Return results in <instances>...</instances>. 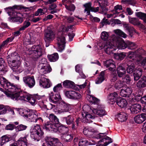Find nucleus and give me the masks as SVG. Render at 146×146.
Listing matches in <instances>:
<instances>
[{
	"label": "nucleus",
	"instance_id": "1",
	"mask_svg": "<svg viewBox=\"0 0 146 146\" xmlns=\"http://www.w3.org/2000/svg\"><path fill=\"white\" fill-rule=\"evenodd\" d=\"M3 79L4 82V85L6 86L8 88L7 90L8 92H6V95L9 98H11L13 100H20L29 102L31 96L27 94L21 96L20 88H18L17 85H15L13 83H12L9 82L5 78L3 77Z\"/></svg>",
	"mask_w": 146,
	"mask_h": 146
},
{
	"label": "nucleus",
	"instance_id": "2",
	"mask_svg": "<svg viewBox=\"0 0 146 146\" xmlns=\"http://www.w3.org/2000/svg\"><path fill=\"white\" fill-rule=\"evenodd\" d=\"M27 8V7H22L21 6L17 5L14 6L12 7H9L5 8V11L10 16L8 18L9 20L11 22L16 23L18 24L21 23L23 21V18L18 17L17 13L15 12L13 10L17 9L21 10L22 9H25Z\"/></svg>",
	"mask_w": 146,
	"mask_h": 146
},
{
	"label": "nucleus",
	"instance_id": "3",
	"mask_svg": "<svg viewBox=\"0 0 146 146\" xmlns=\"http://www.w3.org/2000/svg\"><path fill=\"white\" fill-rule=\"evenodd\" d=\"M92 111L93 113H90L87 112L85 113V117L86 122L88 123H92V120L94 119L96 117L94 115L95 114L100 117H102L107 114V113L104 109V106L102 105H98L97 108L96 109L94 108Z\"/></svg>",
	"mask_w": 146,
	"mask_h": 146
},
{
	"label": "nucleus",
	"instance_id": "4",
	"mask_svg": "<svg viewBox=\"0 0 146 146\" xmlns=\"http://www.w3.org/2000/svg\"><path fill=\"white\" fill-rule=\"evenodd\" d=\"M109 36L107 32L103 31L102 33L101 36L102 39L104 41V49L105 52L107 54H110L113 53V51L116 49L113 42L114 39H112L111 40H108Z\"/></svg>",
	"mask_w": 146,
	"mask_h": 146
},
{
	"label": "nucleus",
	"instance_id": "5",
	"mask_svg": "<svg viewBox=\"0 0 146 146\" xmlns=\"http://www.w3.org/2000/svg\"><path fill=\"white\" fill-rule=\"evenodd\" d=\"M31 137L35 141H39L40 139L43 141L45 137L43 129H42L39 125L35 126L33 131L31 132Z\"/></svg>",
	"mask_w": 146,
	"mask_h": 146
},
{
	"label": "nucleus",
	"instance_id": "6",
	"mask_svg": "<svg viewBox=\"0 0 146 146\" xmlns=\"http://www.w3.org/2000/svg\"><path fill=\"white\" fill-rule=\"evenodd\" d=\"M42 52L43 49L40 45H34L30 50L29 54L30 57L35 61L42 56Z\"/></svg>",
	"mask_w": 146,
	"mask_h": 146
},
{
	"label": "nucleus",
	"instance_id": "7",
	"mask_svg": "<svg viewBox=\"0 0 146 146\" xmlns=\"http://www.w3.org/2000/svg\"><path fill=\"white\" fill-rule=\"evenodd\" d=\"M107 134L106 133H100L96 135V137L97 139L102 138L98 142V146H107L113 142L112 139L106 136Z\"/></svg>",
	"mask_w": 146,
	"mask_h": 146
},
{
	"label": "nucleus",
	"instance_id": "8",
	"mask_svg": "<svg viewBox=\"0 0 146 146\" xmlns=\"http://www.w3.org/2000/svg\"><path fill=\"white\" fill-rule=\"evenodd\" d=\"M44 141L47 146H61L62 144L57 138L50 135H46L43 139L42 141Z\"/></svg>",
	"mask_w": 146,
	"mask_h": 146
},
{
	"label": "nucleus",
	"instance_id": "9",
	"mask_svg": "<svg viewBox=\"0 0 146 146\" xmlns=\"http://www.w3.org/2000/svg\"><path fill=\"white\" fill-rule=\"evenodd\" d=\"M54 34L51 29H47L45 31L44 39L46 44V47H48L49 45L50 42L54 39Z\"/></svg>",
	"mask_w": 146,
	"mask_h": 146
},
{
	"label": "nucleus",
	"instance_id": "10",
	"mask_svg": "<svg viewBox=\"0 0 146 146\" xmlns=\"http://www.w3.org/2000/svg\"><path fill=\"white\" fill-rule=\"evenodd\" d=\"M65 95L67 98L72 100H79L81 97L80 93L73 90L66 91Z\"/></svg>",
	"mask_w": 146,
	"mask_h": 146
},
{
	"label": "nucleus",
	"instance_id": "11",
	"mask_svg": "<svg viewBox=\"0 0 146 146\" xmlns=\"http://www.w3.org/2000/svg\"><path fill=\"white\" fill-rule=\"evenodd\" d=\"M9 66L11 68L13 72L18 74L22 71V69L21 70L20 66L21 62L20 61L16 60L14 61H12L7 62Z\"/></svg>",
	"mask_w": 146,
	"mask_h": 146
},
{
	"label": "nucleus",
	"instance_id": "12",
	"mask_svg": "<svg viewBox=\"0 0 146 146\" xmlns=\"http://www.w3.org/2000/svg\"><path fill=\"white\" fill-rule=\"evenodd\" d=\"M23 81L25 85L30 88H32L35 84V79L33 76H24L23 78Z\"/></svg>",
	"mask_w": 146,
	"mask_h": 146
},
{
	"label": "nucleus",
	"instance_id": "13",
	"mask_svg": "<svg viewBox=\"0 0 146 146\" xmlns=\"http://www.w3.org/2000/svg\"><path fill=\"white\" fill-rule=\"evenodd\" d=\"M59 107L60 110H58V112L60 114H62L65 112H69L71 109V107L70 104L64 101L60 102Z\"/></svg>",
	"mask_w": 146,
	"mask_h": 146
},
{
	"label": "nucleus",
	"instance_id": "14",
	"mask_svg": "<svg viewBox=\"0 0 146 146\" xmlns=\"http://www.w3.org/2000/svg\"><path fill=\"white\" fill-rule=\"evenodd\" d=\"M63 120L66 122L67 124L70 126L72 129H75L74 116L72 115H68L66 117H63Z\"/></svg>",
	"mask_w": 146,
	"mask_h": 146
},
{
	"label": "nucleus",
	"instance_id": "15",
	"mask_svg": "<svg viewBox=\"0 0 146 146\" xmlns=\"http://www.w3.org/2000/svg\"><path fill=\"white\" fill-rule=\"evenodd\" d=\"M120 96L118 93L116 92L110 93L108 95V98L109 100V103L112 105L117 102Z\"/></svg>",
	"mask_w": 146,
	"mask_h": 146
},
{
	"label": "nucleus",
	"instance_id": "16",
	"mask_svg": "<svg viewBox=\"0 0 146 146\" xmlns=\"http://www.w3.org/2000/svg\"><path fill=\"white\" fill-rule=\"evenodd\" d=\"M114 44L119 49H125L126 48V41L125 42L123 38L120 37L116 38L113 40Z\"/></svg>",
	"mask_w": 146,
	"mask_h": 146
},
{
	"label": "nucleus",
	"instance_id": "17",
	"mask_svg": "<svg viewBox=\"0 0 146 146\" xmlns=\"http://www.w3.org/2000/svg\"><path fill=\"white\" fill-rule=\"evenodd\" d=\"M60 98L61 97L59 92L56 93L52 92L49 94V100L54 104H56Z\"/></svg>",
	"mask_w": 146,
	"mask_h": 146
},
{
	"label": "nucleus",
	"instance_id": "18",
	"mask_svg": "<svg viewBox=\"0 0 146 146\" xmlns=\"http://www.w3.org/2000/svg\"><path fill=\"white\" fill-rule=\"evenodd\" d=\"M62 85L65 88H71L76 90H79L78 88L75 85L74 82L70 80H66L62 82Z\"/></svg>",
	"mask_w": 146,
	"mask_h": 146
},
{
	"label": "nucleus",
	"instance_id": "19",
	"mask_svg": "<svg viewBox=\"0 0 146 146\" xmlns=\"http://www.w3.org/2000/svg\"><path fill=\"white\" fill-rule=\"evenodd\" d=\"M16 135L15 134L13 135H6L2 136L1 138V145H3L4 143L9 141L15 140Z\"/></svg>",
	"mask_w": 146,
	"mask_h": 146
},
{
	"label": "nucleus",
	"instance_id": "20",
	"mask_svg": "<svg viewBox=\"0 0 146 146\" xmlns=\"http://www.w3.org/2000/svg\"><path fill=\"white\" fill-rule=\"evenodd\" d=\"M65 40V37L64 36H61L57 38L58 48L61 51L65 48L66 43Z\"/></svg>",
	"mask_w": 146,
	"mask_h": 146
},
{
	"label": "nucleus",
	"instance_id": "21",
	"mask_svg": "<svg viewBox=\"0 0 146 146\" xmlns=\"http://www.w3.org/2000/svg\"><path fill=\"white\" fill-rule=\"evenodd\" d=\"M39 84L43 87L46 88H50L52 85V84L49 80L44 77H42L40 79Z\"/></svg>",
	"mask_w": 146,
	"mask_h": 146
},
{
	"label": "nucleus",
	"instance_id": "22",
	"mask_svg": "<svg viewBox=\"0 0 146 146\" xmlns=\"http://www.w3.org/2000/svg\"><path fill=\"white\" fill-rule=\"evenodd\" d=\"M56 127L54 124H53L52 122L47 121L44 123L43 125V128L44 129H46L47 131L55 132V129Z\"/></svg>",
	"mask_w": 146,
	"mask_h": 146
},
{
	"label": "nucleus",
	"instance_id": "23",
	"mask_svg": "<svg viewBox=\"0 0 146 146\" xmlns=\"http://www.w3.org/2000/svg\"><path fill=\"white\" fill-rule=\"evenodd\" d=\"M142 69L139 68H137L133 73L135 81H137L141 78L142 74Z\"/></svg>",
	"mask_w": 146,
	"mask_h": 146
},
{
	"label": "nucleus",
	"instance_id": "24",
	"mask_svg": "<svg viewBox=\"0 0 146 146\" xmlns=\"http://www.w3.org/2000/svg\"><path fill=\"white\" fill-rule=\"evenodd\" d=\"M7 62H10L12 61L18 60L20 61V58L19 55L18 53L16 52H14L12 53L11 54L9 55L6 58Z\"/></svg>",
	"mask_w": 146,
	"mask_h": 146
},
{
	"label": "nucleus",
	"instance_id": "25",
	"mask_svg": "<svg viewBox=\"0 0 146 146\" xmlns=\"http://www.w3.org/2000/svg\"><path fill=\"white\" fill-rule=\"evenodd\" d=\"M118 77L122 78L126 73V70L123 65H119L116 69Z\"/></svg>",
	"mask_w": 146,
	"mask_h": 146
},
{
	"label": "nucleus",
	"instance_id": "26",
	"mask_svg": "<svg viewBox=\"0 0 146 146\" xmlns=\"http://www.w3.org/2000/svg\"><path fill=\"white\" fill-rule=\"evenodd\" d=\"M55 130V132L58 131L59 133L63 135L67 133L68 131V128L61 124H60V125L58 126Z\"/></svg>",
	"mask_w": 146,
	"mask_h": 146
},
{
	"label": "nucleus",
	"instance_id": "27",
	"mask_svg": "<svg viewBox=\"0 0 146 146\" xmlns=\"http://www.w3.org/2000/svg\"><path fill=\"white\" fill-rule=\"evenodd\" d=\"M104 64L107 68H109L108 70L111 71L115 70V66L111 60H108L103 62Z\"/></svg>",
	"mask_w": 146,
	"mask_h": 146
},
{
	"label": "nucleus",
	"instance_id": "28",
	"mask_svg": "<svg viewBox=\"0 0 146 146\" xmlns=\"http://www.w3.org/2000/svg\"><path fill=\"white\" fill-rule=\"evenodd\" d=\"M49 119L50 121L52 122L53 124L55 125L56 127L60 125L61 123L59 121L57 117L53 114H51L49 117Z\"/></svg>",
	"mask_w": 146,
	"mask_h": 146
},
{
	"label": "nucleus",
	"instance_id": "29",
	"mask_svg": "<svg viewBox=\"0 0 146 146\" xmlns=\"http://www.w3.org/2000/svg\"><path fill=\"white\" fill-rule=\"evenodd\" d=\"M137 86L139 88L146 87V76H142L137 83Z\"/></svg>",
	"mask_w": 146,
	"mask_h": 146
},
{
	"label": "nucleus",
	"instance_id": "30",
	"mask_svg": "<svg viewBox=\"0 0 146 146\" xmlns=\"http://www.w3.org/2000/svg\"><path fill=\"white\" fill-rule=\"evenodd\" d=\"M132 92L131 88L129 87H128L125 90H121L120 94L122 96L128 98L129 97Z\"/></svg>",
	"mask_w": 146,
	"mask_h": 146
},
{
	"label": "nucleus",
	"instance_id": "31",
	"mask_svg": "<svg viewBox=\"0 0 146 146\" xmlns=\"http://www.w3.org/2000/svg\"><path fill=\"white\" fill-rule=\"evenodd\" d=\"M7 66L5 60L2 58H0V72L4 73L7 71Z\"/></svg>",
	"mask_w": 146,
	"mask_h": 146
},
{
	"label": "nucleus",
	"instance_id": "32",
	"mask_svg": "<svg viewBox=\"0 0 146 146\" xmlns=\"http://www.w3.org/2000/svg\"><path fill=\"white\" fill-rule=\"evenodd\" d=\"M141 109V105L136 104L132 105L130 108V110L133 114H137L139 113Z\"/></svg>",
	"mask_w": 146,
	"mask_h": 146
},
{
	"label": "nucleus",
	"instance_id": "33",
	"mask_svg": "<svg viewBox=\"0 0 146 146\" xmlns=\"http://www.w3.org/2000/svg\"><path fill=\"white\" fill-rule=\"evenodd\" d=\"M19 124L18 121H16L13 123L11 122L8 124L6 125L5 127V129L6 130L12 131L14 129H16V125Z\"/></svg>",
	"mask_w": 146,
	"mask_h": 146
},
{
	"label": "nucleus",
	"instance_id": "34",
	"mask_svg": "<svg viewBox=\"0 0 146 146\" xmlns=\"http://www.w3.org/2000/svg\"><path fill=\"white\" fill-rule=\"evenodd\" d=\"M28 136L27 135H26L24 137H21L17 140L20 146H27L28 142L27 138Z\"/></svg>",
	"mask_w": 146,
	"mask_h": 146
},
{
	"label": "nucleus",
	"instance_id": "35",
	"mask_svg": "<svg viewBox=\"0 0 146 146\" xmlns=\"http://www.w3.org/2000/svg\"><path fill=\"white\" fill-rule=\"evenodd\" d=\"M123 27L126 30L128 31L129 33V35L131 37L133 36L134 33H136L135 30L133 27L131 26L128 24H125L123 25Z\"/></svg>",
	"mask_w": 146,
	"mask_h": 146
},
{
	"label": "nucleus",
	"instance_id": "36",
	"mask_svg": "<svg viewBox=\"0 0 146 146\" xmlns=\"http://www.w3.org/2000/svg\"><path fill=\"white\" fill-rule=\"evenodd\" d=\"M126 53L123 52H117L114 54L115 58L117 60L121 61L123 60L127 56Z\"/></svg>",
	"mask_w": 146,
	"mask_h": 146
},
{
	"label": "nucleus",
	"instance_id": "37",
	"mask_svg": "<svg viewBox=\"0 0 146 146\" xmlns=\"http://www.w3.org/2000/svg\"><path fill=\"white\" fill-rule=\"evenodd\" d=\"M118 121L122 122L126 121L127 119V115L126 113L124 112L119 113L117 115Z\"/></svg>",
	"mask_w": 146,
	"mask_h": 146
},
{
	"label": "nucleus",
	"instance_id": "38",
	"mask_svg": "<svg viewBox=\"0 0 146 146\" xmlns=\"http://www.w3.org/2000/svg\"><path fill=\"white\" fill-rule=\"evenodd\" d=\"M116 104L120 108H123L126 107L127 105V102L125 99L121 97L117 101Z\"/></svg>",
	"mask_w": 146,
	"mask_h": 146
},
{
	"label": "nucleus",
	"instance_id": "39",
	"mask_svg": "<svg viewBox=\"0 0 146 146\" xmlns=\"http://www.w3.org/2000/svg\"><path fill=\"white\" fill-rule=\"evenodd\" d=\"M107 70H104L102 71L99 75V77L98 78V80L96 81V83L98 84L102 83L105 79V73Z\"/></svg>",
	"mask_w": 146,
	"mask_h": 146
},
{
	"label": "nucleus",
	"instance_id": "40",
	"mask_svg": "<svg viewBox=\"0 0 146 146\" xmlns=\"http://www.w3.org/2000/svg\"><path fill=\"white\" fill-rule=\"evenodd\" d=\"M27 112L26 118L30 119L32 117V116L33 118L35 117L36 118L37 117L36 112L35 110L27 109Z\"/></svg>",
	"mask_w": 146,
	"mask_h": 146
},
{
	"label": "nucleus",
	"instance_id": "41",
	"mask_svg": "<svg viewBox=\"0 0 146 146\" xmlns=\"http://www.w3.org/2000/svg\"><path fill=\"white\" fill-rule=\"evenodd\" d=\"M135 65L133 63L127 64L126 70L127 73L130 74L133 73L135 69Z\"/></svg>",
	"mask_w": 146,
	"mask_h": 146
},
{
	"label": "nucleus",
	"instance_id": "42",
	"mask_svg": "<svg viewBox=\"0 0 146 146\" xmlns=\"http://www.w3.org/2000/svg\"><path fill=\"white\" fill-rule=\"evenodd\" d=\"M47 58L49 60L50 62H55L58 58L59 56L58 54L57 53H54L51 55H48Z\"/></svg>",
	"mask_w": 146,
	"mask_h": 146
},
{
	"label": "nucleus",
	"instance_id": "43",
	"mask_svg": "<svg viewBox=\"0 0 146 146\" xmlns=\"http://www.w3.org/2000/svg\"><path fill=\"white\" fill-rule=\"evenodd\" d=\"M135 15L138 17L143 20L144 22L146 23V14L139 12L135 13Z\"/></svg>",
	"mask_w": 146,
	"mask_h": 146
},
{
	"label": "nucleus",
	"instance_id": "44",
	"mask_svg": "<svg viewBox=\"0 0 146 146\" xmlns=\"http://www.w3.org/2000/svg\"><path fill=\"white\" fill-rule=\"evenodd\" d=\"M90 97V102L94 104H96L98 106V105H101L99 104L100 101L96 97H93L92 96L89 95L88 96V98Z\"/></svg>",
	"mask_w": 146,
	"mask_h": 146
},
{
	"label": "nucleus",
	"instance_id": "45",
	"mask_svg": "<svg viewBox=\"0 0 146 146\" xmlns=\"http://www.w3.org/2000/svg\"><path fill=\"white\" fill-rule=\"evenodd\" d=\"M93 144L90 142H89L88 140L85 139H81L78 144L79 146H88V145H91Z\"/></svg>",
	"mask_w": 146,
	"mask_h": 146
},
{
	"label": "nucleus",
	"instance_id": "46",
	"mask_svg": "<svg viewBox=\"0 0 146 146\" xmlns=\"http://www.w3.org/2000/svg\"><path fill=\"white\" fill-rule=\"evenodd\" d=\"M66 1H67V0H62V2L63 3V4L65 5V7L66 8V9L70 11H74L75 9V7L74 5L73 4H71L70 6H68L66 5L64 3H65Z\"/></svg>",
	"mask_w": 146,
	"mask_h": 146
},
{
	"label": "nucleus",
	"instance_id": "47",
	"mask_svg": "<svg viewBox=\"0 0 146 146\" xmlns=\"http://www.w3.org/2000/svg\"><path fill=\"white\" fill-rule=\"evenodd\" d=\"M27 127V126L21 124L17 126H16V133H18L19 132L25 130Z\"/></svg>",
	"mask_w": 146,
	"mask_h": 146
},
{
	"label": "nucleus",
	"instance_id": "48",
	"mask_svg": "<svg viewBox=\"0 0 146 146\" xmlns=\"http://www.w3.org/2000/svg\"><path fill=\"white\" fill-rule=\"evenodd\" d=\"M62 137L64 141L66 142L70 141L72 139V137L71 135L66 133L63 135Z\"/></svg>",
	"mask_w": 146,
	"mask_h": 146
},
{
	"label": "nucleus",
	"instance_id": "49",
	"mask_svg": "<svg viewBox=\"0 0 146 146\" xmlns=\"http://www.w3.org/2000/svg\"><path fill=\"white\" fill-rule=\"evenodd\" d=\"M124 82L121 80L116 82L114 85L115 88L117 90L121 88L124 86Z\"/></svg>",
	"mask_w": 146,
	"mask_h": 146
},
{
	"label": "nucleus",
	"instance_id": "50",
	"mask_svg": "<svg viewBox=\"0 0 146 146\" xmlns=\"http://www.w3.org/2000/svg\"><path fill=\"white\" fill-rule=\"evenodd\" d=\"M8 106H4L3 105H0V115L5 114L8 111Z\"/></svg>",
	"mask_w": 146,
	"mask_h": 146
},
{
	"label": "nucleus",
	"instance_id": "51",
	"mask_svg": "<svg viewBox=\"0 0 146 146\" xmlns=\"http://www.w3.org/2000/svg\"><path fill=\"white\" fill-rule=\"evenodd\" d=\"M126 48L130 50H132L134 48L135 46V44L134 43L131 42L129 41H126Z\"/></svg>",
	"mask_w": 146,
	"mask_h": 146
},
{
	"label": "nucleus",
	"instance_id": "52",
	"mask_svg": "<svg viewBox=\"0 0 146 146\" xmlns=\"http://www.w3.org/2000/svg\"><path fill=\"white\" fill-rule=\"evenodd\" d=\"M129 22L134 25L137 26L140 24L139 21L137 19L134 18L130 19Z\"/></svg>",
	"mask_w": 146,
	"mask_h": 146
},
{
	"label": "nucleus",
	"instance_id": "53",
	"mask_svg": "<svg viewBox=\"0 0 146 146\" xmlns=\"http://www.w3.org/2000/svg\"><path fill=\"white\" fill-rule=\"evenodd\" d=\"M114 32L116 35H118L124 38L126 37L127 35L121 30L118 29L115 30Z\"/></svg>",
	"mask_w": 146,
	"mask_h": 146
},
{
	"label": "nucleus",
	"instance_id": "54",
	"mask_svg": "<svg viewBox=\"0 0 146 146\" xmlns=\"http://www.w3.org/2000/svg\"><path fill=\"white\" fill-rule=\"evenodd\" d=\"M118 76L115 72H113L111 75L110 81L111 82H114L117 80Z\"/></svg>",
	"mask_w": 146,
	"mask_h": 146
},
{
	"label": "nucleus",
	"instance_id": "55",
	"mask_svg": "<svg viewBox=\"0 0 146 146\" xmlns=\"http://www.w3.org/2000/svg\"><path fill=\"white\" fill-rule=\"evenodd\" d=\"M142 119L140 115H136L134 118L135 122L138 124L142 123L144 121Z\"/></svg>",
	"mask_w": 146,
	"mask_h": 146
},
{
	"label": "nucleus",
	"instance_id": "56",
	"mask_svg": "<svg viewBox=\"0 0 146 146\" xmlns=\"http://www.w3.org/2000/svg\"><path fill=\"white\" fill-rule=\"evenodd\" d=\"M62 88V86L61 83L58 84L56 86H54L53 88L54 92L55 93H57L59 90Z\"/></svg>",
	"mask_w": 146,
	"mask_h": 146
},
{
	"label": "nucleus",
	"instance_id": "57",
	"mask_svg": "<svg viewBox=\"0 0 146 146\" xmlns=\"http://www.w3.org/2000/svg\"><path fill=\"white\" fill-rule=\"evenodd\" d=\"M31 25V23L29 21H25L23 23V25L20 28V30H24L26 28L28 27Z\"/></svg>",
	"mask_w": 146,
	"mask_h": 146
},
{
	"label": "nucleus",
	"instance_id": "58",
	"mask_svg": "<svg viewBox=\"0 0 146 146\" xmlns=\"http://www.w3.org/2000/svg\"><path fill=\"white\" fill-rule=\"evenodd\" d=\"M123 1L124 3L133 6L135 5L136 4V1L134 0H125Z\"/></svg>",
	"mask_w": 146,
	"mask_h": 146
},
{
	"label": "nucleus",
	"instance_id": "59",
	"mask_svg": "<svg viewBox=\"0 0 146 146\" xmlns=\"http://www.w3.org/2000/svg\"><path fill=\"white\" fill-rule=\"evenodd\" d=\"M127 55L125 57L129 59H132L133 60L134 59V52L131 51H129L127 53H126Z\"/></svg>",
	"mask_w": 146,
	"mask_h": 146
},
{
	"label": "nucleus",
	"instance_id": "60",
	"mask_svg": "<svg viewBox=\"0 0 146 146\" xmlns=\"http://www.w3.org/2000/svg\"><path fill=\"white\" fill-rule=\"evenodd\" d=\"M27 109H20L19 112L20 114L25 117H26V116H27Z\"/></svg>",
	"mask_w": 146,
	"mask_h": 146
},
{
	"label": "nucleus",
	"instance_id": "61",
	"mask_svg": "<svg viewBox=\"0 0 146 146\" xmlns=\"http://www.w3.org/2000/svg\"><path fill=\"white\" fill-rule=\"evenodd\" d=\"M111 21L113 23H111V25L113 26L116 24H121V21L118 19H111Z\"/></svg>",
	"mask_w": 146,
	"mask_h": 146
},
{
	"label": "nucleus",
	"instance_id": "62",
	"mask_svg": "<svg viewBox=\"0 0 146 146\" xmlns=\"http://www.w3.org/2000/svg\"><path fill=\"white\" fill-rule=\"evenodd\" d=\"M83 6L85 8L84 10H90L92 7V3L89 2L84 4Z\"/></svg>",
	"mask_w": 146,
	"mask_h": 146
},
{
	"label": "nucleus",
	"instance_id": "63",
	"mask_svg": "<svg viewBox=\"0 0 146 146\" xmlns=\"http://www.w3.org/2000/svg\"><path fill=\"white\" fill-rule=\"evenodd\" d=\"M81 119L80 117L77 118L76 119L75 121H74L75 128L78 127L79 124L81 123Z\"/></svg>",
	"mask_w": 146,
	"mask_h": 146
},
{
	"label": "nucleus",
	"instance_id": "64",
	"mask_svg": "<svg viewBox=\"0 0 146 146\" xmlns=\"http://www.w3.org/2000/svg\"><path fill=\"white\" fill-rule=\"evenodd\" d=\"M36 100L34 96H31L30 100H29V102L31 105L34 106L35 104Z\"/></svg>",
	"mask_w": 146,
	"mask_h": 146
}]
</instances>
